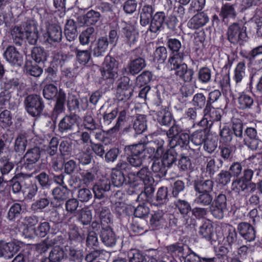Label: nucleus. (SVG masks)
<instances>
[{
	"label": "nucleus",
	"mask_w": 262,
	"mask_h": 262,
	"mask_svg": "<svg viewBox=\"0 0 262 262\" xmlns=\"http://www.w3.org/2000/svg\"><path fill=\"white\" fill-rule=\"evenodd\" d=\"M208 16L204 12L198 13L188 21V27L192 29H198L205 26L209 21Z\"/></svg>",
	"instance_id": "nucleus-17"
},
{
	"label": "nucleus",
	"mask_w": 262,
	"mask_h": 262,
	"mask_svg": "<svg viewBox=\"0 0 262 262\" xmlns=\"http://www.w3.org/2000/svg\"><path fill=\"white\" fill-rule=\"evenodd\" d=\"M231 190L237 194L244 192L247 196L255 191L256 185L255 183H247L238 178L232 182Z\"/></svg>",
	"instance_id": "nucleus-8"
},
{
	"label": "nucleus",
	"mask_w": 262,
	"mask_h": 262,
	"mask_svg": "<svg viewBox=\"0 0 262 262\" xmlns=\"http://www.w3.org/2000/svg\"><path fill=\"white\" fill-rule=\"evenodd\" d=\"M32 58L37 63L45 61L47 59V53L40 47H34L31 52Z\"/></svg>",
	"instance_id": "nucleus-40"
},
{
	"label": "nucleus",
	"mask_w": 262,
	"mask_h": 262,
	"mask_svg": "<svg viewBox=\"0 0 262 262\" xmlns=\"http://www.w3.org/2000/svg\"><path fill=\"white\" fill-rule=\"evenodd\" d=\"M156 119L162 125H167L171 120L170 112L166 107L162 108L156 113Z\"/></svg>",
	"instance_id": "nucleus-33"
},
{
	"label": "nucleus",
	"mask_w": 262,
	"mask_h": 262,
	"mask_svg": "<svg viewBox=\"0 0 262 262\" xmlns=\"http://www.w3.org/2000/svg\"><path fill=\"white\" fill-rule=\"evenodd\" d=\"M21 211V206L19 203H14L9 209L8 216L9 220H12L18 216Z\"/></svg>",
	"instance_id": "nucleus-63"
},
{
	"label": "nucleus",
	"mask_w": 262,
	"mask_h": 262,
	"mask_svg": "<svg viewBox=\"0 0 262 262\" xmlns=\"http://www.w3.org/2000/svg\"><path fill=\"white\" fill-rule=\"evenodd\" d=\"M77 218L82 225H88L92 221V215L90 210L82 209L77 214Z\"/></svg>",
	"instance_id": "nucleus-42"
},
{
	"label": "nucleus",
	"mask_w": 262,
	"mask_h": 262,
	"mask_svg": "<svg viewBox=\"0 0 262 262\" xmlns=\"http://www.w3.org/2000/svg\"><path fill=\"white\" fill-rule=\"evenodd\" d=\"M25 30L21 28L15 26L11 30V36L13 42L18 45H20L25 39Z\"/></svg>",
	"instance_id": "nucleus-37"
},
{
	"label": "nucleus",
	"mask_w": 262,
	"mask_h": 262,
	"mask_svg": "<svg viewBox=\"0 0 262 262\" xmlns=\"http://www.w3.org/2000/svg\"><path fill=\"white\" fill-rule=\"evenodd\" d=\"M146 66L145 60L142 57L130 60L125 70L128 74L135 75L140 73Z\"/></svg>",
	"instance_id": "nucleus-13"
},
{
	"label": "nucleus",
	"mask_w": 262,
	"mask_h": 262,
	"mask_svg": "<svg viewBox=\"0 0 262 262\" xmlns=\"http://www.w3.org/2000/svg\"><path fill=\"white\" fill-rule=\"evenodd\" d=\"M128 178V183L135 186L139 184L140 181L147 187L152 186L155 182L151 173L147 167H143L137 173H129Z\"/></svg>",
	"instance_id": "nucleus-3"
},
{
	"label": "nucleus",
	"mask_w": 262,
	"mask_h": 262,
	"mask_svg": "<svg viewBox=\"0 0 262 262\" xmlns=\"http://www.w3.org/2000/svg\"><path fill=\"white\" fill-rule=\"evenodd\" d=\"M194 203L198 205L207 206L212 204L213 196L211 193L196 192Z\"/></svg>",
	"instance_id": "nucleus-30"
},
{
	"label": "nucleus",
	"mask_w": 262,
	"mask_h": 262,
	"mask_svg": "<svg viewBox=\"0 0 262 262\" xmlns=\"http://www.w3.org/2000/svg\"><path fill=\"white\" fill-rule=\"evenodd\" d=\"M130 154L127 158V162L134 167L140 166L146 158V151L143 144L133 145L129 147Z\"/></svg>",
	"instance_id": "nucleus-4"
},
{
	"label": "nucleus",
	"mask_w": 262,
	"mask_h": 262,
	"mask_svg": "<svg viewBox=\"0 0 262 262\" xmlns=\"http://www.w3.org/2000/svg\"><path fill=\"white\" fill-rule=\"evenodd\" d=\"M165 17L166 16L164 12H157L151 18L149 30L152 33H159L163 27Z\"/></svg>",
	"instance_id": "nucleus-14"
},
{
	"label": "nucleus",
	"mask_w": 262,
	"mask_h": 262,
	"mask_svg": "<svg viewBox=\"0 0 262 262\" xmlns=\"http://www.w3.org/2000/svg\"><path fill=\"white\" fill-rule=\"evenodd\" d=\"M25 67L27 73L34 77L40 76L43 72L41 68L31 61H26Z\"/></svg>",
	"instance_id": "nucleus-36"
},
{
	"label": "nucleus",
	"mask_w": 262,
	"mask_h": 262,
	"mask_svg": "<svg viewBox=\"0 0 262 262\" xmlns=\"http://www.w3.org/2000/svg\"><path fill=\"white\" fill-rule=\"evenodd\" d=\"M111 178L113 185L116 187L121 186L126 182L124 174L120 170H113Z\"/></svg>",
	"instance_id": "nucleus-38"
},
{
	"label": "nucleus",
	"mask_w": 262,
	"mask_h": 262,
	"mask_svg": "<svg viewBox=\"0 0 262 262\" xmlns=\"http://www.w3.org/2000/svg\"><path fill=\"white\" fill-rule=\"evenodd\" d=\"M167 250L168 254L172 257L177 256H185L184 253V247L179 244H173L167 247Z\"/></svg>",
	"instance_id": "nucleus-49"
},
{
	"label": "nucleus",
	"mask_w": 262,
	"mask_h": 262,
	"mask_svg": "<svg viewBox=\"0 0 262 262\" xmlns=\"http://www.w3.org/2000/svg\"><path fill=\"white\" fill-rule=\"evenodd\" d=\"M129 262H144V257L138 250H131L128 253Z\"/></svg>",
	"instance_id": "nucleus-60"
},
{
	"label": "nucleus",
	"mask_w": 262,
	"mask_h": 262,
	"mask_svg": "<svg viewBox=\"0 0 262 262\" xmlns=\"http://www.w3.org/2000/svg\"><path fill=\"white\" fill-rule=\"evenodd\" d=\"M133 127L136 133L138 134L142 133L146 129V119L144 115H139L137 117Z\"/></svg>",
	"instance_id": "nucleus-43"
},
{
	"label": "nucleus",
	"mask_w": 262,
	"mask_h": 262,
	"mask_svg": "<svg viewBox=\"0 0 262 262\" xmlns=\"http://www.w3.org/2000/svg\"><path fill=\"white\" fill-rule=\"evenodd\" d=\"M123 33L127 43L131 46L137 40L138 33L132 26H126L123 28Z\"/></svg>",
	"instance_id": "nucleus-27"
},
{
	"label": "nucleus",
	"mask_w": 262,
	"mask_h": 262,
	"mask_svg": "<svg viewBox=\"0 0 262 262\" xmlns=\"http://www.w3.org/2000/svg\"><path fill=\"white\" fill-rule=\"evenodd\" d=\"M211 77V70L208 68L204 67L201 68L198 72L199 80L203 83H208Z\"/></svg>",
	"instance_id": "nucleus-53"
},
{
	"label": "nucleus",
	"mask_w": 262,
	"mask_h": 262,
	"mask_svg": "<svg viewBox=\"0 0 262 262\" xmlns=\"http://www.w3.org/2000/svg\"><path fill=\"white\" fill-rule=\"evenodd\" d=\"M154 10L151 5H145L142 7L140 12V24L142 26H146L149 23V19Z\"/></svg>",
	"instance_id": "nucleus-24"
},
{
	"label": "nucleus",
	"mask_w": 262,
	"mask_h": 262,
	"mask_svg": "<svg viewBox=\"0 0 262 262\" xmlns=\"http://www.w3.org/2000/svg\"><path fill=\"white\" fill-rule=\"evenodd\" d=\"M213 187V182L209 180L195 182L194 184V189L196 192L211 193Z\"/></svg>",
	"instance_id": "nucleus-28"
},
{
	"label": "nucleus",
	"mask_w": 262,
	"mask_h": 262,
	"mask_svg": "<svg viewBox=\"0 0 262 262\" xmlns=\"http://www.w3.org/2000/svg\"><path fill=\"white\" fill-rule=\"evenodd\" d=\"M184 262H214V258H202V261L200 257L198 256L194 252H191L189 254L185 255Z\"/></svg>",
	"instance_id": "nucleus-57"
},
{
	"label": "nucleus",
	"mask_w": 262,
	"mask_h": 262,
	"mask_svg": "<svg viewBox=\"0 0 262 262\" xmlns=\"http://www.w3.org/2000/svg\"><path fill=\"white\" fill-rule=\"evenodd\" d=\"M207 104L205 96L203 93H198L194 95L192 100V104L195 108L198 109L202 108Z\"/></svg>",
	"instance_id": "nucleus-54"
},
{
	"label": "nucleus",
	"mask_w": 262,
	"mask_h": 262,
	"mask_svg": "<svg viewBox=\"0 0 262 262\" xmlns=\"http://www.w3.org/2000/svg\"><path fill=\"white\" fill-rule=\"evenodd\" d=\"M70 190L66 186H60L55 188L52 190L54 199L58 202H63L69 195Z\"/></svg>",
	"instance_id": "nucleus-26"
},
{
	"label": "nucleus",
	"mask_w": 262,
	"mask_h": 262,
	"mask_svg": "<svg viewBox=\"0 0 262 262\" xmlns=\"http://www.w3.org/2000/svg\"><path fill=\"white\" fill-rule=\"evenodd\" d=\"M236 14L234 8L230 4H226L222 6L220 16L225 23H227L230 18H235Z\"/></svg>",
	"instance_id": "nucleus-25"
},
{
	"label": "nucleus",
	"mask_w": 262,
	"mask_h": 262,
	"mask_svg": "<svg viewBox=\"0 0 262 262\" xmlns=\"http://www.w3.org/2000/svg\"><path fill=\"white\" fill-rule=\"evenodd\" d=\"M95 38V29L93 27H90L87 28L80 33L79 40L81 45L85 46L89 45L91 41L94 40Z\"/></svg>",
	"instance_id": "nucleus-23"
},
{
	"label": "nucleus",
	"mask_w": 262,
	"mask_h": 262,
	"mask_svg": "<svg viewBox=\"0 0 262 262\" xmlns=\"http://www.w3.org/2000/svg\"><path fill=\"white\" fill-rule=\"evenodd\" d=\"M204 118L199 122L201 126L211 125L212 122L221 120V111L212 106L206 105L204 110Z\"/></svg>",
	"instance_id": "nucleus-10"
},
{
	"label": "nucleus",
	"mask_w": 262,
	"mask_h": 262,
	"mask_svg": "<svg viewBox=\"0 0 262 262\" xmlns=\"http://www.w3.org/2000/svg\"><path fill=\"white\" fill-rule=\"evenodd\" d=\"M213 226L209 222L204 223L200 227L199 233L207 241H210L213 236Z\"/></svg>",
	"instance_id": "nucleus-39"
},
{
	"label": "nucleus",
	"mask_w": 262,
	"mask_h": 262,
	"mask_svg": "<svg viewBox=\"0 0 262 262\" xmlns=\"http://www.w3.org/2000/svg\"><path fill=\"white\" fill-rule=\"evenodd\" d=\"M100 237L102 242L107 246H113L116 244V237L110 226L102 228Z\"/></svg>",
	"instance_id": "nucleus-19"
},
{
	"label": "nucleus",
	"mask_w": 262,
	"mask_h": 262,
	"mask_svg": "<svg viewBox=\"0 0 262 262\" xmlns=\"http://www.w3.org/2000/svg\"><path fill=\"white\" fill-rule=\"evenodd\" d=\"M19 81L17 78L5 79L2 83V87L6 91L9 90H14L18 88Z\"/></svg>",
	"instance_id": "nucleus-48"
},
{
	"label": "nucleus",
	"mask_w": 262,
	"mask_h": 262,
	"mask_svg": "<svg viewBox=\"0 0 262 262\" xmlns=\"http://www.w3.org/2000/svg\"><path fill=\"white\" fill-rule=\"evenodd\" d=\"M63 257L64 252L62 249L59 246H55L50 252L49 258L51 262H59Z\"/></svg>",
	"instance_id": "nucleus-45"
},
{
	"label": "nucleus",
	"mask_w": 262,
	"mask_h": 262,
	"mask_svg": "<svg viewBox=\"0 0 262 262\" xmlns=\"http://www.w3.org/2000/svg\"><path fill=\"white\" fill-rule=\"evenodd\" d=\"M25 38L31 45H35L38 38V31L35 24L27 25L24 28Z\"/></svg>",
	"instance_id": "nucleus-21"
},
{
	"label": "nucleus",
	"mask_w": 262,
	"mask_h": 262,
	"mask_svg": "<svg viewBox=\"0 0 262 262\" xmlns=\"http://www.w3.org/2000/svg\"><path fill=\"white\" fill-rule=\"evenodd\" d=\"M237 101L238 107L242 110L250 108L253 104V98L244 93L239 94Z\"/></svg>",
	"instance_id": "nucleus-29"
},
{
	"label": "nucleus",
	"mask_w": 262,
	"mask_h": 262,
	"mask_svg": "<svg viewBox=\"0 0 262 262\" xmlns=\"http://www.w3.org/2000/svg\"><path fill=\"white\" fill-rule=\"evenodd\" d=\"M77 121V116L75 115L64 116L58 123V130L61 133L72 130Z\"/></svg>",
	"instance_id": "nucleus-16"
},
{
	"label": "nucleus",
	"mask_w": 262,
	"mask_h": 262,
	"mask_svg": "<svg viewBox=\"0 0 262 262\" xmlns=\"http://www.w3.org/2000/svg\"><path fill=\"white\" fill-rule=\"evenodd\" d=\"M109 42L106 37H100L93 49V55L95 57L103 56L107 50Z\"/></svg>",
	"instance_id": "nucleus-22"
},
{
	"label": "nucleus",
	"mask_w": 262,
	"mask_h": 262,
	"mask_svg": "<svg viewBox=\"0 0 262 262\" xmlns=\"http://www.w3.org/2000/svg\"><path fill=\"white\" fill-rule=\"evenodd\" d=\"M129 78L124 77L120 80L117 90L116 97L118 101H126L128 100L133 92V90L129 84Z\"/></svg>",
	"instance_id": "nucleus-9"
},
{
	"label": "nucleus",
	"mask_w": 262,
	"mask_h": 262,
	"mask_svg": "<svg viewBox=\"0 0 262 262\" xmlns=\"http://www.w3.org/2000/svg\"><path fill=\"white\" fill-rule=\"evenodd\" d=\"M27 140L23 135H19L15 139L14 150L17 152H23L27 146Z\"/></svg>",
	"instance_id": "nucleus-50"
},
{
	"label": "nucleus",
	"mask_w": 262,
	"mask_h": 262,
	"mask_svg": "<svg viewBox=\"0 0 262 262\" xmlns=\"http://www.w3.org/2000/svg\"><path fill=\"white\" fill-rule=\"evenodd\" d=\"M230 179V173L227 171L222 170L216 176V182L219 184L225 185L229 183Z\"/></svg>",
	"instance_id": "nucleus-62"
},
{
	"label": "nucleus",
	"mask_w": 262,
	"mask_h": 262,
	"mask_svg": "<svg viewBox=\"0 0 262 262\" xmlns=\"http://www.w3.org/2000/svg\"><path fill=\"white\" fill-rule=\"evenodd\" d=\"M246 65L245 62H240L236 66L232 77L236 84L240 83L245 76Z\"/></svg>",
	"instance_id": "nucleus-31"
},
{
	"label": "nucleus",
	"mask_w": 262,
	"mask_h": 262,
	"mask_svg": "<svg viewBox=\"0 0 262 262\" xmlns=\"http://www.w3.org/2000/svg\"><path fill=\"white\" fill-rule=\"evenodd\" d=\"M57 240L55 237L48 238L36 246V249L38 253L46 252L50 247L56 244Z\"/></svg>",
	"instance_id": "nucleus-41"
},
{
	"label": "nucleus",
	"mask_w": 262,
	"mask_h": 262,
	"mask_svg": "<svg viewBox=\"0 0 262 262\" xmlns=\"http://www.w3.org/2000/svg\"><path fill=\"white\" fill-rule=\"evenodd\" d=\"M99 217L102 225L109 224L112 222V215L110 209L107 207L101 208Z\"/></svg>",
	"instance_id": "nucleus-52"
},
{
	"label": "nucleus",
	"mask_w": 262,
	"mask_h": 262,
	"mask_svg": "<svg viewBox=\"0 0 262 262\" xmlns=\"http://www.w3.org/2000/svg\"><path fill=\"white\" fill-rule=\"evenodd\" d=\"M183 56L177 54L170 57L169 62L171 70L175 71L176 75L185 82H190L193 78V71L188 69L186 64L183 62Z\"/></svg>",
	"instance_id": "nucleus-2"
},
{
	"label": "nucleus",
	"mask_w": 262,
	"mask_h": 262,
	"mask_svg": "<svg viewBox=\"0 0 262 262\" xmlns=\"http://www.w3.org/2000/svg\"><path fill=\"white\" fill-rule=\"evenodd\" d=\"M243 124L240 122L233 123L232 128L235 136L238 139L236 140L235 146H241L243 139Z\"/></svg>",
	"instance_id": "nucleus-46"
},
{
	"label": "nucleus",
	"mask_w": 262,
	"mask_h": 262,
	"mask_svg": "<svg viewBox=\"0 0 262 262\" xmlns=\"http://www.w3.org/2000/svg\"><path fill=\"white\" fill-rule=\"evenodd\" d=\"M239 235L248 242L253 241L256 237L254 228L249 223L241 222L237 227Z\"/></svg>",
	"instance_id": "nucleus-12"
},
{
	"label": "nucleus",
	"mask_w": 262,
	"mask_h": 262,
	"mask_svg": "<svg viewBox=\"0 0 262 262\" xmlns=\"http://www.w3.org/2000/svg\"><path fill=\"white\" fill-rule=\"evenodd\" d=\"M175 205L179 210L180 213L185 218L186 223H189L188 219V214L191 211V208L190 205L186 201L178 200L176 201Z\"/></svg>",
	"instance_id": "nucleus-32"
},
{
	"label": "nucleus",
	"mask_w": 262,
	"mask_h": 262,
	"mask_svg": "<svg viewBox=\"0 0 262 262\" xmlns=\"http://www.w3.org/2000/svg\"><path fill=\"white\" fill-rule=\"evenodd\" d=\"M45 39L49 43L59 42L62 38V31L58 26L49 24L47 26L46 32L44 33Z\"/></svg>",
	"instance_id": "nucleus-11"
},
{
	"label": "nucleus",
	"mask_w": 262,
	"mask_h": 262,
	"mask_svg": "<svg viewBox=\"0 0 262 262\" xmlns=\"http://www.w3.org/2000/svg\"><path fill=\"white\" fill-rule=\"evenodd\" d=\"M50 201L48 199L41 198L32 204L31 209L35 212H40L47 207Z\"/></svg>",
	"instance_id": "nucleus-44"
},
{
	"label": "nucleus",
	"mask_w": 262,
	"mask_h": 262,
	"mask_svg": "<svg viewBox=\"0 0 262 262\" xmlns=\"http://www.w3.org/2000/svg\"><path fill=\"white\" fill-rule=\"evenodd\" d=\"M221 141L225 143H229L233 139L232 133L227 126H224L220 131Z\"/></svg>",
	"instance_id": "nucleus-56"
},
{
	"label": "nucleus",
	"mask_w": 262,
	"mask_h": 262,
	"mask_svg": "<svg viewBox=\"0 0 262 262\" xmlns=\"http://www.w3.org/2000/svg\"><path fill=\"white\" fill-rule=\"evenodd\" d=\"M101 18L100 12L91 10L83 16L84 24L87 25H94L98 23Z\"/></svg>",
	"instance_id": "nucleus-34"
},
{
	"label": "nucleus",
	"mask_w": 262,
	"mask_h": 262,
	"mask_svg": "<svg viewBox=\"0 0 262 262\" xmlns=\"http://www.w3.org/2000/svg\"><path fill=\"white\" fill-rule=\"evenodd\" d=\"M59 150L63 157H68L72 150V142L68 140H62L59 145Z\"/></svg>",
	"instance_id": "nucleus-58"
},
{
	"label": "nucleus",
	"mask_w": 262,
	"mask_h": 262,
	"mask_svg": "<svg viewBox=\"0 0 262 262\" xmlns=\"http://www.w3.org/2000/svg\"><path fill=\"white\" fill-rule=\"evenodd\" d=\"M164 140L158 138L151 142L150 146L147 148V151L150 150L153 152V157L157 158L152 163L151 169L156 176L159 178L164 177L166 174L167 167L176 161V154L172 150L166 151L164 154Z\"/></svg>",
	"instance_id": "nucleus-1"
},
{
	"label": "nucleus",
	"mask_w": 262,
	"mask_h": 262,
	"mask_svg": "<svg viewBox=\"0 0 262 262\" xmlns=\"http://www.w3.org/2000/svg\"><path fill=\"white\" fill-rule=\"evenodd\" d=\"M25 107L29 114L33 117L39 115L44 105L41 98L37 95H30L25 100Z\"/></svg>",
	"instance_id": "nucleus-6"
},
{
	"label": "nucleus",
	"mask_w": 262,
	"mask_h": 262,
	"mask_svg": "<svg viewBox=\"0 0 262 262\" xmlns=\"http://www.w3.org/2000/svg\"><path fill=\"white\" fill-rule=\"evenodd\" d=\"M245 133L247 138L243 140L245 144L252 150H256L259 144L256 129L253 127H248Z\"/></svg>",
	"instance_id": "nucleus-15"
},
{
	"label": "nucleus",
	"mask_w": 262,
	"mask_h": 262,
	"mask_svg": "<svg viewBox=\"0 0 262 262\" xmlns=\"http://www.w3.org/2000/svg\"><path fill=\"white\" fill-rule=\"evenodd\" d=\"M76 159L82 165H88L92 161V155L90 150L82 151L76 155Z\"/></svg>",
	"instance_id": "nucleus-55"
},
{
	"label": "nucleus",
	"mask_w": 262,
	"mask_h": 262,
	"mask_svg": "<svg viewBox=\"0 0 262 262\" xmlns=\"http://www.w3.org/2000/svg\"><path fill=\"white\" fill-rule=\"evenodd\" d=\"M4 55L7 61L11 64L19 65L23 61L22 56L13 46L7 47Z\"/></svg>",
	"instance_id": "nucleus-18"
},
{
	"label": "nucleus",
	"mask_w": 262,
	"mask_h": 262,
	"mask_svg": "<svg viewBox=\"0 0 262 262\" xmlns=\"http://www.w3.org/2000/svg\"><path fill=\"white\" fill-rule=\"evenodd\" d=\"M40 157V151L38 147H35L29 149L24 156L25 165L30 168L31 166L36 163L39 160Z\"/></svg>",
	"instance_id": "nucleus-20"
},
{
	"label": "nucleus",
	"mask_w": 262,
	"mask_h": 262,
	"mask_svg": "<svg viewBox=\"0 0 262 262\" xmlns=\"http://www.w3.org/2000/svg\"><path fill=\"white\" fill-rule=\"evenodd\" d=\"M83 125L86 129L89 130L96 129L98 125L95 123L91 114H87L84 117Z\"/></svg>",
	"instance_id": "nucleus-64"
},
{
	"label": "nucleus",
	"mask_w": 262,
	"mask_h": 262,
	"mask_svg": "<svg viewBox=\"0 0 262 262\" xmlns=\"http://www.w3.org/2000/svg\"><path fill=\"white\" fill-rule=\"evenodd\" d=\"M228 39L233 44L242 45L247 38L246 29L241 25L233 23L227 31Z\"/></svg>",
	"instance_id": "nucleus-5"
},
{
	"label": "nucleus",
	"mask_w": 262,
	"mask_h": 262,
	"mask_svg": "<svg viewBox=\"0 0 262 262\" xmlns=\"http://www.w3.org/2000/svg\"><path fill=\"white\" fill-rule=\"evenodd\" d=\"M118 62L113 57L106 56L101 69V75L104 79H114L118 76Z\"/></svg>",
	"instance_id": "nucleus-7"
},
{
	"label": "nucleus",
	"mask_w": 262,
	"mask_h": 262,
	"mask_svg": "<svg viewBox=\"0 0 262 262\" xmlns=\"http://www.w3.org/2000/svg\"><path fill=\"white\" fill-rule=\"evenodd\" d=\"M22 243L19 242L7 243V250L10 258H12L20 249Z\"/></svg>",
	"instance_id": "nucleus-61"
},
{
	"label": "nucleus",
	"mask_w": 262,
	"mask_h": 262,
	"mask_svg": "<svg viewBox=\"0 0 262 262\" xmlns=\"http://www.w3.org/2000/svg\"><path fill=\"white\" fill-rule=\"evenodd\" d=\"M167 56V50L165 47L160 46L156 49L154 52V59L159 63L164 62Z\"/></svg>",
	"instance_id": "nucleus-47"
},
{
	"label": "nucleus",
	"mask_w": 262,
	"mask_h": 262,
	"mask_svg": "<svg viewBox=\"0 0 262 262\" xmlns=\"http://www.w3.org/2000/svg\"><path fill=\"white\" fill-rule=\"evenodd\" d=\"M226 210V209L212 203L210 205V211L211 214L215 218L217 219H222L224 217V212Z\"/></svg>",
	"instance_id": "nucleus-59"
},
{
	"label": "nucleus",
	"mask_w": 262,
	"mask_h": 262,
	"mask_svg": "<svg viewBox=\"0 0 262 262\" xmlns=\"http://www.w3.org/2000/svg\"><path fill=\"white\" fill-rule=\"evenodd\" d=\"M57 87L53 84H47L43 90V96L48 100L54 98L57 95Z\"/></svg>",
	"instance_id": "nucleus-51"
},
{
	"label": "nucleus",
	"mask_w": 262,
	"mask_h": 262,
	"mask_svg": "<svg viewBox=\"0 0 262 262\" xmlns=\"http://www.w3.org/2000/svg\"><path fill=\"white\" fill-rule=\"evenodd\" d=\"M207 135L204 130H198L190 136V141L196 146L201 145L207 139Z\"/></svg>",
	"instance_id": "nucleus-35"
}]
</instances>
